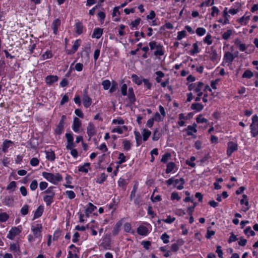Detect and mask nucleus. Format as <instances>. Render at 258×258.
<instances>
[{"instance_id":"obj_40","label":"nucleus","mask_w":258,"mask_h":258,"mask_svg":"<svg viewBox=\"0 0 258 258\" xmlns=\"http://www.w3.org/2000/svg\"><path fill=\"white\" fill-rule=\"evenodd\" d=\"M55 187L54 186H50L44 192L47 194L48 196H55V192L54 191V189Z\"/></svg>"},{"instance_id":"obj_2","label":"nucleus","mask_w":258,"mask_h":258,"mask_svg":"<svg viewBox=\"0 0 258 258\" xmlns=\"http://www.w3.org/2000/svg\"><path fill=\"white\" fill-rule=\"evenodd\" d=\"M252 122L250 125V134L252 137L258 136V116L255 114L252 116Z\"/></svg>"},{"instance_id":"obj_15","label":"nucleus","mask_w":258,"mask_h":258,"mask_svg":"<svg viewBox=\"0 0 258 258\" xmlns=\"http://www.w3.org/2000/svg\"><path fill=\"white\" fill-rule=\"evenodd\" d=\"M44 211V207L43 206H39L35 210L33 220L38 218L41 217Z\"/></svg>"},{"instance_id":"obj_34","label":"nucleus","mask_w":258,"mask_h":258,"mask_svg":"<svg viewBox=\"0 0 258 258\" xmlns=\"http://www.w3.org/2000/svg\"><path fill=\"white\" fill-rule=\"evenodd\" d=\"M90 164L89 163H86L83 166L79 167V171L87 173L88 172V168L90 166Z\"/></svg>"},{"instance_id":"obj_26","label":"nucleus","mask_w":258,"mask_h":258,"mask_svg":"<svg viewBox=\"0 0 258 258\" xmlns=\"http://www.w3.org/2000/svg\"><path fill=\"white\" fill-rule=\"evenodd\" d=\"M190 108L192 110H196L197 112L202 111L204 108V106L199 103H192L191 105Z\"/></svg>"},{"instance_id":"obj_8","label":"nucleus","mask_w":258,"mask_h":258,"mask_svg":"<svg viewBox=\"0 0 258 258\" xmlns=\"http://www.w3.org/2000/svg\"><path fill=\"white\" fill-rule=\"evenodd\" d=\"M123 219H121L115 224L112 231L113 235L116 236L119 233L120 230V228L123 224Z\"/></svg>"},{"instance_id":"obj_46","label":"nucleus","mask_w":258,"mask_h":258,"mask_svg":"<svg viewBox=\"0 0 258 258\" xmlns=\"http://www.w3.org/2000/svg\"><path fill=\"white\" fill-rule=\"evenodd\" d=\"M160 137V134L157 128L154 131L152 140L154 141H158Z\"/></svg>"},{"instance_id":"obj_18","label":"nucleus","mask_w":258,"mask_h":258,"mask_svg":"<svg viewBox=\"0 0 258 258\" xmlns=\"http://www.w3.org/2000/svg\"><path fill=\"white\" fill-rule=\"evenodd\" d=\"M96 207L93 205L91 203L88 204L87 208L85 210V214L87 217H89V215L92 213L96 209Z\"/></svg>"},{"instance_id":"obj_29","label":"nucleus","mask_w":258,"mask_h":258,"mask_svg":"<svg viewBox=\"0 0 258 258\" xmlns=\"http://www.w3.org/2000/svg\"><path fill=\"white\" fill-rule=\"evenodd\" d=\"M142 134L143 141H146L151 136V132L147 129L144 128L142 130Z\"/></svg>"},{"instance_id":"obj_36","label":"nucleus","mask_w":258,"mask_h":258,"mask_svg":"<svg viewBox=\"0 0 258 258\" xmlns=\"http://www.w3.org/2000/svg\"><path fill=\"white\" fill-rule=\"evenodd\" d=\"M132 79L133 81L138 85H141L142 83L143 80H141L140 78L136 74H133L132 75Z\"/></svg>"},{"instance_id":"obj_6","label":"nucleus","mask_w":258,"mask_h":258,"mask_svg":"<svg viewBox=\"0 0 258 258\" xmlns=\"http://www.w3.org/2000/svg\"><path fill=\"white\" fill-rule=\"evenodd\" d=\"M10 250L14 253V255L20 254L21 251L18 243H13L10 244Z\"/></svg>"},{"instance_id":"obj_33","label":"nucleus","mask_w":258,"mask_h":258,"mask_svg":"<svg viewBox=\"0 0 258 258\" xmlns=\"http://www.w3.org/2000/svg\"><path fill=\"white\" fill-rule=\"evenodd\" d=\"M13 199L11 197L7 196L5 198L4 200V204L8 206H11L13 204Z\"/></svg>"},{"instance_id":"obj_22","label":"nucleus","mask_w":258,"mask_h":258,"mask_svg":"<svg viewBox=\"0 0 258 258\" xmlns=\"http://www.w3.org/2000/svg\"><path fill=\"white\" fill-rule=\"evenodd\" d=\"M42 175L47 181L51 182L52 183L54 182L53 174L46 172H43Z\"/></svg>"},{"instance_id":"obj_1","label":"nucleus","mask_w":258,"mask_h":258,"mask_svg":"<svg viewBox=\"0 0 258 258\" xmlns=\"http://www.w3.org/2000/svg\"><path fill=\"white\" fill-rule=\"evenodd\" d=\"M166 184L167 185H171L174 184V186L176 187L178 190H181L183 188V184L185 183V180L183 178L180 179H175L174 177H171L170 179L167 180Z\"/></svg>"},{"instance_id":"obj_7","label":"nucleus","mask_w":258,"mask_h":258,"mask_svg":"<svg viewBox=\"0 0 258 258\" xmlns=\"http://www.w3.org/2000/svg\"><path fill=\"white\" fill-rule=\"evenodd\" d=\"M87 133L89 138L96 134V130L94 125L92 122H89L87 127Z\"/></svg>"},{"instance_id":"obj_47","label":"nucleus","mask_w":258,"mask_h":258,"mask_svg":"<svg viewBox=\"0 0 258 258\" xmlns=\"http://www.w3.org/2000/svg\"><path fill=\"white\" fill-rule=\"evenodd\" d=\"M29 206L28 205H25L21 209V213L22 215L25 216L29 213Z\"/></svg>"},{"instance_id":"obj_10","label":"nucleus","mask_w":258,"mask_h":258,"mask_svg":"<svg viewBox=\"0 0 258 258\" xmlns=\"http://www.w3.org/2000/svg\"><path fill=\"white\" fill-rule=\"evenodd\" d=\"M92 103V99L91 98L88 96L87 94L86 91L84 94L83 97V104L85 108L89 107Z\"/></svg>"},{"instance_id":"obj_24","label":"nucleus","mask_w":258,"mask_h":258,"mask_svg":"<svg viewBox=\"0 0 258 258\" xmlns=\"http://www.w3.org/2000/svg\"><path fill=\"white\" fill-rule=\"evenodd\" d=\"M123 229H124V231L125 232L130 233L133 234H135V230L132 229V225H131V223H128V222H126L124 224Z\"/></svg>"},{"instance_id":"obj_13","label":"nucleus","mask_w":258,"mask_h":258,"mask_svg":"<svg viewBox=\"0 0 258 258\" xmlns=\"http://www.w3.org/2000/svg\"><path fill=\"white\" fill-rule=\"evenodd\" d=\"M80 42H81L80 40H79V39L76 40L75 41V42L73 45L72 49V50H68L67 53L68 54H72L75 53L78 50V49L80 45Z\"/></svg>"},{"instance_id":"obj_41","label":"nucleus","mask_w":258,"mask_h":258,"mask_svg":"<svg viewBox=\"0 0 258 258\" xmlns=\"http://www.w3.org/2000/svg\"><path fill=\"white\" fill-rule=\"evenodd\" d=\"M54 182L53 184H56L58 182H60L62 180V177L59 173H56L54 174Z\"/></svg>"},{"instance_id":"obj_14","label":"nucleus","mask_w":258,"mask_h":258,"mask_svg":"<svg viewBox=\"0 0 258 258\" xmlns=\"http://www.w3.org/2000/svg\"><path fill=\"white\" fill-rule=\"evenodd\" d=\"M127 131V127L125 125L122 126H118L111 129L112 133H117L119 134H122L123 132Z\"/></svg>"},{"instance_id":"obj_21","label":"nucleus","mask_w":258,"mask_h":258,"mask_svg":"<svg viewBox=\"0 0 258 258\" xmlns=\"http://www.w3.org/2000/svg\"><path fill=\"white\" fill-rule=\"evenodd\" d=\"M47 159L50 161H53L55 159L54 152L52 150L45 151Z\"/></svg>"},{"instance_id":"obj_44","label":"nucleus","mask_w":258,"mask_h":258,"mask_svg":"<svg viewBox=\"0 0 258 258\" xmlns=\"http://www.w3.org/2000/svg\"><path fill=\"white\" fill-rule=\"evenodd\" d=\"M140 35L143 38L145 37V34L143 32H141V33H140L139 32L136 31L135 32V36L136 37V38L135 39V40L131 41V42L132 43H135V42H138L139 40V38L138 36Z\"/></svg>"},{"instance_id":"obj_37","label":"nucleus","mask_w":258,"mask_h":258,"mask_svg":"<svg viewBox=\"0 0 258 258\" xmlns=\"http://www.w3.org/2000/svg\"><path fill=\"white\" fill-rule=\"evenodd\" d=\"M122 144L123 146V149L126 151H128L131 148V142L126 140V139H124L122 141Z\"/></svg>"},{"instance_id":"obj_50","label":"nucleus","mask_w":258,"mask_h":258,"mask_svg":"<svg viewBox=\"0 0 258 258\" xmlns=\"http://www.w3.org/2000/svg\"><path fill=\"white\" fill-rule=\"evenodd\" d=\"M102 85L103 87V89L107 90L110 88L111 83L109 80H106L102 82Z\"/></svg>"},{"instance_id":"obj_48","label":"nucleus","mask_w":258,"mask_h":258,"mask_svg":"<svg viewBox=\"0 0 258 258\" xmlns=\"http://www.w3.org/2000/svg\"><path fill=\"white\" fill-rule=\"evenodd\" d=\"M197 122L198 123H207L208 122V120L205 118L203 117L202 115H199L196 118Z\"/></svg>"},{"instance_id":"obj_59","label":"nucleus","mask_w":258,"mask_h":258,"mask_svg":"<svg viewBox=\"0 0 258 258\" xmlns=\"http://www.w3.org/2000/svg\"><path fill=\"white\" fill-rule=\"evenodd\" d=\"M203 86H204V84L202 82H199L197 83V86L196 87L195 86V88H194L195 92H202L201 91V89H202V88Z\"/></svg>"},{"instance_id":"obj_53","label":"nucleus","mask_w":258,"mask_h":258,"mask_svg":"<svg viewBox=\"0 0 258 258\" xmlns=\"http://www.w3.org/2000/svg\"><path fill=\"white\" fill-rule=\"evenodd\" d=\"M169 236L166 233H164L161 236V239L164 243H168L169 242Z\"/></svg>"},{"instance_id":"obj_3","label":"nucleus","mask_w":258,"mask_h":258,"mask_svg":"<svg viewBox=\"0 0 258 258\" xmlns=\"http://www.w3.org/2000/svg\"><path fill=\"white\" fill-rule=\"evenodd\" d=\"M31 229L34 237L40 240L42 238V225L41 223L33 224L31 225Z\"/></svg>"},{"instance_id":"obj_51","label":"nucleus","mask_w":258,"mask_h":258,"mask_svg":"<svg viewBox=\"0 0 258 258\" xmlns=\"http://www.w3.org/2000/svg\"><path fill=\"white\" fill-rule=\"evenodd\" d=\"M206 33V30L205 28L202 27H199L196 30V33L199 36H203Z\"/></svg>"},{"instance_id":"obj_28","label":"nucleus","mask_w":258,"mask_h":258,"mask_svg":"<svg viewBox=\"0 0 258 258\" xmlns=\"http://www.w3.org/2000/svg\"><path fill=\"white\" fill-rule=\"evenodd\" d=\"M134 135L136 141L137 146L138 147L142 144L141 135L140 132L137 131L134 132Z\"/></svg>"},{"instance_id":"obj_55","label":"nucleus","mask_w":258,"mask_h":258,"mask_svg":"<svg viewBox=\"0 0 258 258\" xmlns=\"http://www.w3.org/2000/svg\"><path fill=\"white\" fill-rule=\"evenodd\" d=\"M66 195L70 200L74 199L76 197V194L73 190H67L66 191Z\"/></svg>"},{"instance_id":"obj_11","label":"nucleus","mask_w":258,"mask_h":258,"mask_svg":"<svg viewBox=\"0 0 258 258\" xmlns=\"http://www.w3.org/2000/svg\"><path fill=\"white\" fill-rule=\"evenodd\" d=\"M81 125V122L80 120L77 117H75L74 119L73 124L72 126V128L73 131L78 133L79 131L80 127Z\"/></svg>"},{"instance_id":"obj_38","label":"nucleus","mask_w":258,"mask_h":258,"mask_svg":"<svg viewBox=\"0 0 258 258\" xmlns=\"http://www.w3.org/2000/svg\"><path fill=\"white\" fill-rule=\"evenodd\" d=\"M175 167V164L173 162H170L167 165V168L166 169V173H169L174 169Z\"/></svg>"},{"instance_id":"obj_32","label":"nucleus","mask_w":258,"mask_h":258,"mask_svg":"<svg viewBox=\"0 0 258 258\" xmlns=\"http://www.w3.org/2000/svg\"><path fill=\"white\" fill-rule=\"evenodd\" d=\"M13 143L10 140H5L3 143V151L6 153L8 148L10 147L11 145L13 144Z\"/></svg>"},{"instance_id":"obj_16","label":"nucleus","mask_w":258,"mask_h":258,"mask_svg":"<svg viewBox=\"0 0 258 258\" xmlns=\"http://www.w3.org/2000/svg\"><path fill=\"white\" fill-rule=\"evenodd\" d=\"M58 80V77L57 76L50 75L45 78L46 83L49 85H51L54 83L57 82Z\"/></svg>"},{"instance_id":"obj_17","label":"nucleus","mask_w":258,"mask_h":258,"mask_svg":"<svg viewBox=\"0 0 258 258\" xmlns=\"http://www.w3.org/2000/svg\"><path fill=\"white\" fill-rule=\"evenodd\" d=\"M154 54L155 56H162L164 54V51L163 50V46L158 43L157 47L156 48V50L154 51Z\"/></svg>"},{"instance_id":"obj_5","label":"nucleus","mask_w":258,"mask_h":258,"mask_svg":"<svg viewBox=\"0 0 258 258\" xmlns=\"http://www.w3.org/2000/svg\"><path fill=\"white\" fill-rule=\"evenodd\" d=\"M227 145V155L228 157H230L233 152L237 150L238 145L236 143L233 142H228Z\"/></svg>"},{"instance_id":"obj_23","label":"nucleus","mask_w":258,"mask_h":258,"mask_svg":"<svg viewBox=\"0 0 258 258\" xmlns=\"http://www.w3.org/2000/svg\"><path fill=\"white\" fill-rule=\"evenodd\" d=\"M103 34V29L99 28H95L94 30L92 37L96 39L100 38Z\"/></svg>"},{"instance_id":"obj_60","label":"nucleus","mask_w":258,"mask_h":258,"mask_svg":"<svg viewBox=\"0 0 258 258\" xmlns=\"http://www.w3.org/2000/svg\"><path fill=\"white\" fill-rule=\"evenodd\" d=\"M210 59L213 61H215V60H217V59L218 58V54L215 50H213L212 51V52H211V53L210 54Z\"/></svg>"},{"instance_id":"obj_63","label":"nucleus","mask_w":258,"mask_h":258,"mask_svg":"<svg viewBox=\"0 0 258 258\" xmlns=\"http://www.w3.org/2000/svg\"><path fill=\"white\" fill-rule=\"evenodd\" d=\"M118 159V163L119 164H121L126 161L125 156L122 153L119 154Z\"/></svg>"},{"instance_id":"obj_52","label":"nucleus","mask_w":258,"mask_h":258,"mask_svg":"<svg viewBox=\"0 0 258 258\" xmlns=\"http://www.w3.org/2000/svg\"><path fill=\"white\" fill-rule=\"evenodd\" d=\"M9 218V215L6 213H0V222H6Z\"/></svg>"},{"instance_id":"obj_45","label":"nucleus","mask_w":258,"mask_h":258,"mask_svg":"<svg viewBox=\"0 0 258 258\" xmlns=\"http://www.w3.org/2000/svg\"><path fill=\"white\" fill-rule=\"evenodd\" d=\"M52 57V54L50 50H47L42 55V59L45 60L51 58Z\"/></svg>"},{"instance_id":"obj_56","label":"nucleus","mask_w":258,"mask_h":258,"mask_svg":"<svg viewBox=\"0 0 258 258\" xmlns=\"http://www.w3.org/2000/svg\"><path fill=\"white\" fill-rule=\"evenodd\" d=\"M193 49L191 50V54H195L200 52L199 49V46L197 43H195L192 45Z\"/></svg>"},{"instance_id":"obj_25","label":"nucleus","mask_w":258,"mask_h":258,"mask_svg":"<svg viewBox=\"0 0 258 258\" xmlns=\"http://www.w3.org/2000/svg\"><path fill=\"white\" fill-rule=\"evenodd\" d=\"M197 124L194 123L192 125H188L187 127V135L188 136H192L193 134L192 132L195 133L197 132V130L196 129Z\"/></svg>"},{"instance_id":"obj_30","label":"nucleus","mask_w":258,"mask_h":258,"mask_svg":"<svg viewBox=\"0 0 258 258\" xmlns=\"http://www.w3.org/2000/svg\"><path fill=\"white\" fill-rule=\"evenodd\" d=\"M76 32L78 35H80L83 33V26L80 22L76 23L75 24Z\"/></svg>"},{"instance_id":"obj_27","label":"nucleus","mask_w":258,"mask_h":258,"mask_svg":"<svg viewBox=\"0 0 258 258\" xmlns=\"http://www.w3.org/2000/svg\"><path fill=\"white\" fill-rule=\"evenodd\" d=\"M54 198L53 196L45 195L43 197V201L45 202L46 205L49 206L53 202Z\"/></svg>"},{"instance_id":"obj_61","label":"nucleus","mask_w":258,"mask_h":258,"mask_svg":"<svg viewBox=\"0 0 258 258\" xmlns=\"http://www.w3.org/2000/svg\"><path fill=\"white\" fill-rule=\"evenodd\" d=\"M185 36H186V31L185 30L179 31L177 34V39L178 40H180L183 38L185 37Z\"/></svg>"},{"instance_id":"obj_42","label":"nucleus","mask_w":258,"mask_h":258,"mask_svg":"<svg viewBox=\"0 0 258 258\" xmlns=\"http://www.w3.org/2000/svg\"><path fill=\"white\" fill-rule=\"evenodd\" d=\"M244 232L245 234H246L248 236H249L250 235L254 236L255 234V232L253 230H251L250 227H246L244 229Z\"/></svg>"},{"instance_id":"obj_49","label":"nucleus","mask_w":258,"mask_h":258,"mask_svg":"<svg viewBox=\"0 0 258 258\" xmlns=\"http://www.w3.org/2000/svg\"><path fill=\"white\" fill-rule=\"evenodd\" d=\"M157 77L155 80L157 83H160L161 81V78L164 76V74L161 71H157L156 72Z\"/></svg>"},{"instance_id":"obj_12","label":"nucleus","mask_w":258,"mask_h":258,"mask_svg":"<svg viewBox=\"0 0 258 258\" xmlns=\"http://www.w3.org/2000/svg\"><path fill=\"white\" fill-rule=\"evenodd\" d=\"M235 57L236 56H234L232 53L227 52L224 54V60L226 63H228L229 64H231Z\"/></svg>"},{"instance_id":"obj_54","label":"nucleus","mask_w":258,"mask_h":258,"mask_svg":"<svg viewBox=\"0 0 258 258\" xmlns=\"http://www.w3.org/2000/svg\"><path fill=\"white\" fill-rule=\"evenodd\" d=\"M171 154L169 153H167L164 154L161 159V162L163 163H166L170 158Z\"/></svg>"},{"instance_id":"obj_19","label":"nucleus","mask_w":258,"mask_h":258,"mask_svg":"<svg viewBox=\"0 0 258 258\" xmlns=\"http://www.w3.org/2000/svg\"><path fill=\"white\" fill-rule=\"evenodd\" d=\"M60 23H61V22L59 19H56L54 20V21L53 22V23L52 24V29L53 31V33L55 34H57V31H58V28L60 26Z\"/></svg>"},{"instance_id":"obj_31","label":"nucleus","mask_w":258,"mask_h":258,"mask_svg":"<svg viewBox=\"0 0 258 258\" xmlns=\"http://www.w3.org/2000/svg\"><path fill=\"white\" fill-rule=\"evenodd\" d=\"M107 175L104 173H102L100 176L96 179V182L102 184L107 179Z\"/></svg>"},{"instance_id":"obj_35","label":"nucleus","mask_w":258,"mask_h":258,"mask_svg":"<svg viewBox=\"0 0 258 258\" xmlns=\"http://www.w3.org/2000/svg\"><path fill=\"white\" fill-rule=\"evenodd\" d=\"M117 183H118V185L119 187H122V189H123L124 190L125 189V187H126V185L127 183H126V180L125 179L122 178H120L118 180Z\"/></svg>"},{"instance_id":"obj_58","label":"nucleus","mask_w":258,"mask_h":258,"mask_svg":"<svg viewBox=\"0 0 258 258\" xmlns=\"http://www.w3.org/2000/svg\"><path fill=\"white\" fill-rule=\"evenodd\" d=\"M143 82L144 87L146 88L147 89H150L152 87V84L149 82V81L147 79H144L142 81V83Z\"/></svg>"},{"instance_id":"obj_57","label":"nucleus","mask_w":258,"mask_h":258,"mask_svg":"<svg viewBox=\"0 0 258 258\" xmlns=\"http://www.w3.org/2000/svg\"><path fill=\"white\" fill-rule=\"evenodd\" d=\"M212 36L210 34H207L204 39V42L208 45H211L212 43Z\"/></svg>"},{"instance_id":"obj_39","label":"nucleus","mask_w":258,"mask_h":258,"mask_svg":"<svg viewBox=\"0 0 258 258\" xmlns=\"http://www.w3.org/2000/svg\"><path fill=\"white\" fill-rule=\"evenodd\" d=\"M253 76V73L249 70H246L242 75L243 78L250 79Z\"/></svg>"},{"instance_id":"obj_9","label":"nucleus","mask_w":258,"mask_h":258,"mask_svg":"<svg viewBox=\"0 0 258 258\" xmlns=\"http://www.w3.org/2000/svg\"><path fill=\"white\" fill-rule=\"evenodd\" d=\"M137 232L140 235L146 236L149 233L147 227L144 225H140L137 229Z\"/></svg>"},{"instance_id":"obj_64","label":"nucleus","mask_w":258,"mask_h":258,"mask_svg":"<svg viewBox=\"0 0 258 258\" xmlns=\"http://www.w3.org/2000/svg\"><path fill=\"white\" fill-rule=\"evenodd\" d=\"M16 187V182L14 181H11L7 186V189L10 190L13 189V191L14 190L15 187Z\"/></svg>"},{"instance_id":"obj_20","label":"nucleus","mask_w":258,"mask_h":258,"mask_svg":"<svg viewBox=\"0 0 258 258\" xmlns=\"http://www.w3.org/2000/svg\"><path fill=\"white\" fill-rule=\"evenodd\" d=\"M64 117V115L62 116V119L60 121L57 127L56 128L55 132L58 135H60L62 132L64 126V122L63 119Z\"/></svg>"},{"instance_id":"obj_62","label":"nucleus","mask_w":258,"mask_h":258,"mask_svg":"<svg viewBox=\"0 0 258 258\" xmlns=\"http://www.w3.org/2000/svg\"><path fill=\"white\" fill-rule=\"evenodd\" d=\"M38 187V182L36 180H33L30 185V188L32 190H35Z\"/></svg>"},{"instance_id":"obj_43","label":"nucleus","mask_w":258,"mask_h":258,"mask_svg":"<svg viewBox=\"0 0 258 258\" xmlns=\"http://www.w3.org/2000/svg\"><path fill=\"white\" fill-rule=\"evenodd\" d=\"M233 33L232 30H228L222 34V38L224 40H228Z\"/></svg>"},{"instance_id":"obj_4","label":"nucleus","mask_w":258,"mask_h":258,"mask_svg":"<svg viewBox=\"0 0 258 258\" xmlns=\"http://www.w3.org/2000/svg\"><path fill=\"white\" fill-rule=\"evenodd\" d=\"M22 230V227L21 226L13 227L9 231L7 237L9 239L13 240L16 236L20 235Z\"/></svg>"}]
</instances>
